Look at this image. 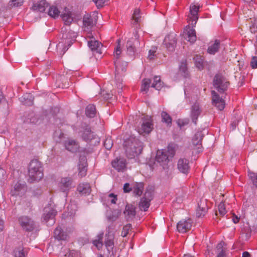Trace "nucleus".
<instances>
[{
  "label": "nucleus",
  "mask_w": 257,
  "mask_h": 257,
  "mask_svg": "<svg viewBox=\"0 0 257 257\" xmlns=\"http://www.w3.org/2000/svg\"><path fill=\"white\" fill-rule=\"evenodd\" d=\"M120 40L118 39L117 40V45L115 48L114 50V57L116 60L114 61V64L115 68V80L116 81V85L119 88L118 93L121 92L122 88V80L120 79V74L122 73L125 72L126 70L127 63L125 61H120L118 60L119 57L121 54Z\"/></svg>",
  "instance_id": "1"
},
{
  "label": "nucleus",
  "mask_w": 257,
  "mask_h": 257,
  "mask_svg": "<svg viewBox=\"0 0 257 257\" xmlns=\"http://www.w3.org/2000/svg\"><path fill=\"white\" fill-rule=\"evenodd\" d=\"M126 156L132 159L141 154L143 149V143L135 138H130L124 143Z\"/></svg>",
  "instance_id": "2"
},
{
  "label": "nucleus",
  "mask_w": 257,
  "mask_h": 257,
  "mask_svg": "<svg viewBox=\"0 0 257 257\" xmlns=\"http://www.w3.org/2000/svg\"><path fill=\"white\" fill-rule=\"evenodd\" d=\"M28 175L30 183L39 181L43 177L42 164L38 160L33 159L31 161L28 167Z\"/></svg>",
  "instance_id": "3"
},
{
  "label": "nucleus",
  "mask_w": 257,
  "mask_h": 257,
  "mask_svg": "<svg viewBox=\"0 0 257 257\" xmlns=\"http://www.w3.org/2000/svg\"><path fill=\"white\" fill-rule=\"evenodd\" d=\"M80 133L81 134V138L84 141L93 144V141H94V145L99 143L100 138L91 130L89 124L86 123L82 124Z\"/></svg>",
  "instance_id": "4"
},
{
  "label": "nucleus",
  "mask_w": 257,
  "mask_h": 257,
  "mask_svg": "<svg viewBox=\"0 0 257 257\" xmlns=\"http://www.w3.org/2000/svg\"><path fill=\"white\" fill-rule=\"evenodd\" d=\"M212 83L214 87L220 93H224L227 90L230 84L229 82L220 73L215 75Z\"/></svg>",
  "instance_id": "5"
},
{
  "label": "nucleus",
  "mask_w": 257,
  "mask_h": 257,
  "mask_svg": "<svg viewBox=\"0 0 257 257\" xmlns=\"http://www.w3.org/2000/svg\"><path fill=\"white\" fill-rule=\"evenodd\" d=\"M175 151L173 148L168 147V150H158L156 156V160L161 165L168 164L175 155Z\"/></svg>",
  "instance_id": "6"
},
{
  "label": "nucleus",
  "mask_w": 257,
  "mask_h": 257,
  "mask_svg": "<svg viewBox=\"0 0 257 257\" xmlns=\"http://www.w3.org/2000/svg\"><path fill=\"white\" fill-rule=\"evenodd\" d=\"M27 189V186L25 182L20 180L18 181L12 185L10 194L12 196L22 197L25 194Z\"/></svg>",
  "instance_id": "7"
},
{
  "label": "nucleus",
  "mask_w": 257,
  "mask_h": 257,
  "mask_svg": "<svg viewBox=\"0 0 257 257\" xmlns=\"http://www.w3.org/2000/svg\"><path fill=\"white\" fill-rule=\"evenodd\" d=\"M140 44L138 38H132L130 39L126 42V47L127 48V55L131 58L134 59L137 54V47Z\"/></svg>",
  "instance_id": "8"
},
{
  "label": "nucleus",
  "mask_w": 257,
  "mask_h": 257,
  "mask_svg": "<svg viewBox=\"0 0 257 257\" xmlns=\"http://www.w3.org/2000/svg\"><path fill=\"white\" fill-rule=\"evenodd\" d=\"M70 231L64 226L58 225L54 231V237L58 240L67 241L69 238Z\"/></svg>",
  "instance_id": "9"
},
{
  "label": "nucleus",
  "mask_w": 257,
  "mask_h": 257,
  "mask_svg": "<svg viewBox=\"0 0 257 257\" xmlns=\"http://www.w3.org/2000/svg\"><path fill=\"white\" fill-rule=\"evenodd\" d=\"M204 137L202 131H197L192 138V144L194 146V150H196V154L202 152L203 148L202 145V141Z\"/></svg>",
  "instance_id": "10"
},
{
  "label": "nucleus",
  "mask_w": 257,
  "mask_h": 257,
  "mask_svg": "<svg viewBox=\"0 0 257 257\" xmlns=\"http://www.w3.org/2000/svg\"><path fill=\"white\" fill-rule=\"evenodd\" d=\"M18 221L23 229L26 231L31 232L35 229L34 221L28 216H21Z\"/></svg>",
  "instance_id": "11"
},
{
  "label": "nucleus",
  "mask_w": 257,
  "mask_h": 257,
  "mask_svg": "<svg viewBox=\"0 0 257 257\" xmlns=\"http://www.w3.org/2000/svg\"><path fill=\"white\" fill-rule=\"evenodd\" d=\"M176 36V34L174 33H170L165 37L164 40L163 44L170 52H173L175 50L177 44Z\"/></svg>",
  "instance_id": "12"
},
{
  "label": "nucleus",
  "mask_w": 257,
  "mask_h": 257,
  "mask_svg": "<svg viewBox=\"0 0 257 257\" xmlns=\"http://www.w3.org/2000/svg\"><path fill=\"white\" fill-rule=\"evenodd\" d=\"M76 38V35L75 33L71 30L63 33L62 38L64 43V48H66V50H67L74 42L75 41Z\"/></svg>",
  "instance_id": "13"
},
{
  "label": "nucleus",
  "mask_w": 257,
  "mask_h": 257,
  "mask_svg": "<svg viewBox=\"0 0 257 257\" xmlns=\"http://www.w3.org/2000/svg\"><path fill=\"white\" fill-rule=\"evenodd\" d=\"M73 179L71 177H63L61 179L59 183V188L61 192L65 193V196L67 197L68 193L72 187Z\"/></svg>",
  "instance_id": "14"
},
{
  "label": "nucleus",
  "mask_w": 257,
  "mask_h": 257,
  "mask_svg": "<svg viewBox=\"0 0 257 257\" xmlns=\"http://www.w3.org/2000/svg\"><path fill=\"white\" fill-rule=\"evenodd\" d=\"M88 164L85 155H80L79 159L78 169V175L81 177L86 176L87 171Z\"/></svg>",
  "instance_id": "15"
},
{
  "label": "nucleus",
  "mask_w": 257,
  "mask_h": 257,
  "mask_svg": "<svg viewBox=\"0 0 257 257\" xmlns=\"http://www.w3.org/2000/svg\"><path fill=\"white\" fill-rule=\"evenodd\" d=\"M57 213V211L54 209L45 208L43 214L42 222L47 223L50 220L51 221V224H53L55 223V216Z\"/></svg>",
  "instance_id": "16"
},
{
  "label": "nucleus",
  "mask_w": 257,
  "mask_h": 257,
  "mask_svg": "<svg viewBox=\"0 0 257 257\" xmlns=\"http://www.w3.org/2000/svg\"><path fill=\"white\" fill-rule=\"evenodd\" d=\"M177 168L182 173L187 175L190 170L189 160L186 158H180L177 163Z\"/></svg>",
  "instance_id": "17"
},
{
  "label": "nucleus",
  "mask_w": 257,
  "mask_h": 257,
  "mask_svg": "<svg viewBox=\"0 0 257 257\" xmlns=\"http://www.w3.org/2000/svg\"><path fill=\"white\" fill-rule=\"evenodd\" d=\"M154 124L151 116L148 115L143 118V122L141 125V129L143 133L149 134L153 129Z\"/></svg>",
  "instance_id": "18"
},
{
  "label": "nucleus",
  "mask_w": 257,
  "mask_h": 257,
  "mask_svg": "<svg viewBox=\"0 0 257 257\" xmlns=\"http://www.w3.org/2000/svg\"><path fill=\"white\" fill-rule=\"evenodd\" d=\"M136 207L132 204L127 203L125 206L123 214L127 221L133 220L136 215Z\"/></svg>",
  "instance_id": "19"
},
{
  "label": "nucleus",
  "mask_w": 257,
  "mask_h": 257,
  "mask_svg": "<svg viewBox=\"0 0 257 257\" xmlns=\"http://www.w3.org/2000/svg\"><path fill=\"white\" fill-rule=\"evenodd\" d=\"M202 110L197 103H195L191 108L190 117L192 122L195 124H197V122L199 116L201 114Z\"/></svg>",
  "instance_id": "20"
},
{
  "label": "nucleus",
  "mask_w": 257,
  "mask_h": 257,
  "mask_svg": "<svg viewBox=\"0 0 257 257\" xmlns=\"http://www.w3.org/2000/svg\"><path fill=\"white\" fill-rule=\"evenodd\" d=\"M192 222L190 219L181 220L177 224V230L181 233H185L191 229Z\"/></svg>",
  "instance_id": "21"
},
{
  "label": "nucleus",
  "mask_w": 257,
  "mask_h": 257,
  "mask_svg": "<svg viewBox=\"0 0 257 257\" xmlns=\"http://www.w3.org/2000/svg\"><path fill=\"white\" fill-rule=\"evenodd\" d=\"M65 149L68 151L75 153L79 151V143L74 140H68L64 142Z\"/></svg>",
  "instance_id": "22"
},
{
  "label": "nucleus",
  "mask_w": 257,
  "mask_h": 257,
  "mask_svg": "<svg viewBox=\"0 0 257 257\" xmlns=\"http://www.w3.org/2000/svg\"><path fill=\"white\" fill-rule=\"evenodd\" d=\"M111 165L118 172H123L126 168V162L124 158H116L111 162Z\"/></svg>",
  "instance_id": "23"
},
{
  "label": "nucleus",
  "mask_w": 257,
  "mask_h": 257,
  "mask_svg": "<svg viewBox=\"0 0 257 257\" xmlns=\"http://www.w3.org/2000/svg\"><path fill=\"white\" fill-rule=\"evenodd\" d=\"M188 27V29L185 30L186 32H185L186 35L185 38L190 43L193 44L197 39L196 31L193 28H191L190 26Z\"/></svg>",
  "instance_id": "24"
},
{
  "label": "nucleus",
  "mask_w": 257,
  "mask_h": 257,
  "mask_svg": "<svg viewBox=\"0 0 257 257\" xmlns=\"http://www.w3.org/2000/svg\"><path fill=\"white\" fill-rule=\"evenodd\" d=\"M145 184L143 182H135L133 184V191L135 196H141L143 193Z\"/></svg>",
  "instance_id": "25"
},
{
  "label": "nucleus",
  "mask_w": 257,
  "mask_h": 257,
  "mask_svg": "<svg viewBox=\"0 0 257 257\" xmlns=\"http://www.w3.org/2000/svg\"><path fill=\"white\" fill-rule=\"evenodd\" d=\"M114 238V234H105V238L104 241L105 245L109 253H110L111 251L114 247V242L113 240Z\"/></svg>",
  "instance_id": "26"
},
{
  "label": "nucleus",
  "mask_w": 257,
  "mask_h": 257,
  "mask_svg": "<svg viewBox=\"0 0 257 257\" xmlns=\"http://www.w3.org/2000/svg\"><path fill=\"white\" fill-rule=\"evenodd\" d=\"M97 110L96 106L94 104H89L87 105L85 110V114L89 118H92L96 116Z\"/></svg>",
  "instance_id": "27"
},
{
  "label": "nucleus",
  "mask_w": 257,
  "mask_h": 257,
  "mask_svg": "<svg viewBox=\"0 0 257 257\" xmlns=\"http://www.w3.org/2000/svg\"><path fill=\"white\" fill-rule=\"evenodd\" d=\"M101 45V43L98 41L90 40L88 41V46L91 50L99 54H101L100 47Z\"/></svg>",
  "instance_id": "28"
},
{
  "label": "nucleus",
  "mask_w": 257,
  "mask_h": 257,
  "mask_svg": "<svg viewBox=\"0 0 257 257\" xmlns=\"http://www.w3.org/2000/svg\"><path fill=\"white\" fill-rule=\"evenodd\" d=\"M49 7V3L46 0H41L37 3L34 4L33 8L34 10L40 12H44L46 9Z\"/></svg>",
  "instance_id": "29"
},
{
  "label": "nucleus",
  "mask_w": 257,
  "mask_h": 257,
  "mask_svg": "<svg viewBox=\"0 0 257 257\" xmlns=\"http://www.w3.org/2000/svg\"><path fill=\"white\" fill-rule=\"evenodd\" d=\"M77 191L81 195H88L91 191L90 186L88 183H81L77 187Z\"/></svg>",
  "instance_id": "30"
},
{
  "label": "nucleus",
  "mask_w": 257,
  "mask_h": 257,
  "mask_svg": "<svg viewBox=\"0 0 257 257\" xmlns=\"http://www.w3.org/2000/svg\"><path fill=\"white\" fill-rule=\"evenodd\" d=\"M21 101L25 105L32 106L34 103V97L31 93H26L20 98Z\"/></svg>",
  "instance_id": "31"
},
{
  "label": "nucleus",
  "mask_w": 257,
  "mask_h": 257,
  "mask_svg": "<svg viewBox=\"0 0 257 257\" xmlns=\"http://www.w3.org/2000/svg\"><path fill=\"white\" fill-rule=\"evenodd\" d=\"M220 46V41L216 39L213 44L210 45L207 49V52L209 54L214 55L218 52Z\"/></svg>",
  "instance_id": "32"
},
{
  "label": "nucleus",
  "mask_w": 257,
  "mask_h": 257,
  "mask_svg": "<svg viewBox=\"0 0 257 257\" xmlns=\"http://www.w3.org/2000/svg\"><path fill=\"white\" fill-rule=\"evenodd\" d=\"M164 86V82L161 80L160 76H155L153 78V83L151 87L157 90H160Z\"/></svg>",
  "instance_id": "33"
},
{
  "label": "nucleus",
  "mask_w": 257,
  "mask_h": 257,
  "mask_svg": "<svg viewBox=\"0 0 257 257\" xmlns=\"http://www.w3.org/2000/svg\"><path fill=\"white\" fill-rule=\"evenodd\" d=\"M41 120L38 117L37 115H36L33 111L30 112L27 116L26 121L27 122L33 124H39L40 123Z\"/></svg>",
  "instance_id": "34"
},
{
  "label": "nucleus",
  "mask_w": 257,
  "mask_h": 257,
  "mask_svg": "<svg viewBox=\"0 0 257 257\" xmlns=\"http://www.w3.org/2000/svg\"><path fill=\"white\" fill-rule=\"evenodd\" d=\"M151 205V201L141 197L139 203V207L141 210L147 211Z\"/></svg>",
  "instance_id": "35"
},
{
  "label": "nucleus",
  "mask_w": 257,
  "mask_h": 257,
  "mask_svg": "<svg viewBox=\"0 0 257 257\" xmlns=\"http://www.w3.org/2000/svg\"><path fill=\"white\" fill-rule=\"evenodd\" d=\"M193 61L195 66L199 70H202L204 68V61L202 56L196 55L193 57Z\"/></svg>",
  "instance_id": "36"
},
{
  "label": "nucleus",
  "mask_w": 257,
  "mask_h": 257,
  "mask_svg": "<svg viewBox=\"0 0 257 257\" xmlns=\"http://www.w3.org/2000/svg\"><path fill=\"white\" fill-rule=\"evenodd\" d=\"M162 121L165 122L167 126H171L172 122V117L166 111H163L161 114Z\"/></svg>",
  "instance_id": "37"
},
{
  "label": "nucleus",
  "mask_w": 257,
  "mask_h": 257,
  "mask_svg": "<svg viewBox=\"0 0 257 257\" xmlns=\"http://www.w3.org/2000/svg\"><path fill=\"white\" fill-rule=\"evenodd\" d=\"M103 232H100L96 236V238L92 241V243L98 249L101 248L103 246L102 239L103 237Z\"/></svg>",
  "instance_id": "38"
},
{
  "label": "nucleus",
  "mask_w": 257,
  "mask_h": 257,
  "mask_svg": "<svg viewBox=\"0 0 257 257\" xmlns=\"http://www.w3.org/2000/svg\"><path fill=\"white\" fill-rule=\"evenodd\" d=\"M48 14L50 17L56 19L59 17L60 11L56 6H49Z\"/></svg>",
  "instance_id": "39"
},
{
  "label": "nucleus",
  "mask_w": 257,
  "mask_h": 257,
  "mask_svg": "<svg viewBox=\"0 0 257 257\" xmlns=\"http://www.w3.org/2000/svg\"><path fill=\"white\" fill-rule=\"evenodd\" d=\"M179 71L181 74L185 78L189 77V72L188 71L186 62H182L179 66Z\"/></svg>",
  "instance_id": "40"
},
{
  "label": "nucleus",
  "mask_w": 257,
  "mask_h": 257,
  "mask_svg": "<svg viewBox=\"0 0 257 257\" xmlns=\"http://www.w3.org/2000/svg\"><path fill=\"white\" fill-rule=\"evenodd\" d=\"M151 82L152 81L150 79L144 78L142 80V84L141 88V91L143 92H144L145 93H147L149 87H150Z\"/></svg>",
  "instance_id": "41"
},
{
  "label": "nucleus",
  "mask_w": 257,
  "mask_h": 257,
  "mask_svg": "<svg viewBox=\"0 0 257 257\" xmlns=\"http://www.w3.org/2000/svg\"><path fill=\"white\" fill-rule=\"evenodd\" d=\"M211 93L212 95V103L213 105L218 104L219 102H221L222 101H224L214 90H212Z\"/></svg>",
  "instance_id": "42"
},
{
  "label": "nucleus",
  "mask_w": 257,
  "mask_h": 257,
  "mask_svg": "<svg viewBox=\"0 0 257 257\" xmlns=\"http://www.w3.org/2000/svg\"><path fill=\"white\" fill-rule=\"evenodd\" d=\"M211 93L212 95V103L213 105L218 104L219 102H221L222 101H224L214 90H212Z\"/></svg>",
  "instance_id": "43"
},
{
  "label": "nucleus",
  "mask_w": 257,
  "mask_h": 257,
  "mask_svg": "<svg viewBox=\"0 0 257 257\" xmlns=\"http://www.w3.org/2000/svg\"><path fill=\"white\" fill-rule=\"evenodd\" d=\"M61 17L65 25H69L73 21L71 13L62 14Z\"/></svg>",
  "instance_id": "44"
},
{
  "label": "nucleus",
  "mask_w": 257,
  "mask_h": 257,
  "mask_svg": "<svg viewBox=\"0 0 257 257\" xmlns=\"http://www.w3.org/2000/svg\"><path fill=\"white\" fill-rule=\"evenodd\" d=\"M142 197L151 201L154 198V190L151 188H147Z\"/></svg>",
  "instance_id": "45"
},
{
  "label": "nucleus",
  "mask_w": 257,
  "mask_h": 257,
  "mask_svg": "<svg viewBox=\"0 0 257 257\" xmlns=\"http://www.w3.org/2000/svg\"><path fill=\"white\" fill-rule=\"evenodd\" d=\"M199 8L200 6L199 5L197 6L191 4L190 6V13L191 15L193 17L197 16L198 15Z\"/></svg>",
  "instance_id": "46"
},
{
  "label": "nucleus",
  "mask_w": 257,
  "mask_h": 257,
  "mask_svg": "<svg viewBox=\"0 0 257 257\" xmlns=\"http://www.w3.org/2000/svg\"><path fill=\"white\" fill-rule=\"evenodd\" d=\"M83 25L85 26L89 27L92 26L93 24V20L91 16L85 15L83 19Z\"/></svg>",
  "instance_id": "47"
},
{
  "label": "nucleus",
  "mask_w": 257,
  "mask_h": 257,
  "mask_svg": "<svg viewBox=\"0 0 257 257\" xmlns=\"http://www.w3.org/2000/svg\"><path fill=\"white\" fill-rule=\"evenodd\" d=\"M132 228V225L130 223H128L123 227L121 232V235L122 237H125L128 234L129 230Z\"/></svg>",
  "instance_id": "48"
},
{
  "label": "nucleus",
  "mask_w": 257,
  "mask_h": 257,
  "mask_svg": "<svg viewBox=\"0 0 257 257\" xmlns=\"http://www.w3.org/2000/svg\"><path fill=\"white\" fill-rule=\"evenodd\" d=\"M249 30L251 33L257 34V19H255L253 21H251L249 26Z\"/></svg>",
  "instance_id": "49"
},
{
  "label": "nucleus",
  "mask_w": 257,
  "mask_h": 257,
  "mask_svg": "<svg viewBox=\"0 0 257 257\" xmlns=\"http://www.w3.org/2000/svg\"><path fill=\"white\" fill-rule=\"evenodd\" d=\"M248 176L252 184L257 187V174L249 171Z\"/></svg>",
  "instance_id": "50"
},
{
  "label": "nucleus",
  "mask_w": 257,
  "mask_h": 257,
  "mask_svg": "<svg viewBox=\"0 0 257 257\" xmlns=\"http://www.w3.org/2000/svg\"><path fill=\"white\" fill-rule=\"evenodd\" d=\"M14 253L15 257H26L24 249L21 247L17 248L15 250Z\"/></svg>",
  "instance_id": "51"
},
{
  "label": "nucleus",
  "mask_w": 257,
  "mask_h": 257,
  "mask_svg": "<svg viewBox=\"0 0 257 257\" xmlns=\"http://www.w3.org/2000/svg\"><path fill=\"white\" fill-rule=\"evenodd\" d=\"M218 209L219 213L221 216H224L226 214V210L225 209V204L223 202H221L219 204Z\"/></svg>",
  "instance_id": "52"
},
{
  "label": "nucleus",
  "mask_w": 257,
  "mask_h": 257,
  "mask_svg": "<svg viewBox=\"0 0 257 257\" xmlns=\"http://www.w3.org/2000/svg\"><path fill=\"white\" fill-rule=\"evenodd\" d=\"M208 209H205L204 210L203 208H198L196 210V216L198 218L203 217L205 214L207 213Z\"/></svg>",
  "instance_id": "53"
},
{
  "label": "nucleus",
  "mask_w": 257,
  "mask_h": 257,
  "mask_svg": "<svg viewBox=\"0 0 257 257\" xmlns=\"http://www.w3.org/2000/svg\"><path fill=\"white\" fill-rule=\"evenodd\" d=\"M115 225L113 223V222H111L110 224H109L106 229V233L105 234H114V232H113V230L115 229Z\"/></svg>",
  "instance_id": "54"
},
{
  "label": "nucleus",
  "mask_w": 257,
  "mask_h": 257,
  "mask_svg": "<svg viewBox=\"0 0 257 257\" xmlns=\"http://www.w3.org/2000/svg\"><path fill=\"white\" fill-rule=\"evenodd\" d=\"M198 208H203L204 210L205 209H208V206L207 204L206 199H201L198 203Z\"/></svg>",
  "instance_id": "55"
},
{
  "label": "nucleus",
  "mask_w": 257,
  "mask_h": 257,
  "mask_svg": "<svg viewBox=\"0 0 257 257\" xmlns=\"http://www.w3.org/2000/svg\"><path fill=\"white\" fill-rule=\"evenodd\" d=\"M10 3L12 7H18L23 4L24 0H11Z\"/></svg>",
  "instance_id": "56"
},
{
  "label": "nucleus",
  "mask_w": 257,
  "mask_h": 257,
  "mask_svg": "<svg viewBox=\"0 0 257 257\" xmlns=\"http://www.w3.org/2000/svg\"><path fill=\"white\" fill-rule=\"evenodd\" d=\"M103 145L106 149L109 150L113 146L112 141L110 139H106L103 143Z\"/></svg>",
  "instance_id": "57"
},
{
  "label": "nucleus",
  "mask_w": 257,
  "mask_h": 257,
  "mask_svg": "<svg viewBox=\"0 0 257 257\" xmlns=\"http://www.w3.org/2000/svg\"><path fill=\"white\" fill-rule=\"evenodd\" d=\"M250 65L252 69L257 68V56H252L250 62Z\"/></svg>",
  "instance_id": "58"
},
{
  "label": "nucleus",
  "mask_w": 257,
  "mask_h": 257,
  "mask_svg": "<svg viewBox=\"0 0 257 257\" xmlns=\"http://www.w3.org/2000/svg\"><path fill=\"white\" fill-rule=\"evenodd\" d=\"M140 11L139 9H135L134 12L133 18L136 22H138L140 20Z\"/></svg>",
  "instance_id": "59"
},
{
  "label": "nucleus",
  "mask_w": 257,
  "mask_h": 257,
  "mask_svg": "<svg viewBox=\"0 0 257 257\" xmlns=\"http://www.w3.org/2000/svg\"><path fill=\"white\" fill-rule=\"evenodd\" d=\"M123 190L124 193H129L133 190V187H131L128 183H125L123 185Z\"/></svg>",
  "instance_id": "60"
},
{
  "label": "nucleus",
  "mask_w": 257,
  "mask_h": 257,
  "mask_svg": "<svg viewBox=\"0 0 257 257\" xmlns=\"http://www.w3.org/2000/svg\"><path fill=\"white\" fill-rule=\"evenodd\" d=\"M98 9L102 8L104 6L105 0H93Z\"/></svg>",
  "instance_id": "61"
},
{
  "label": "nucleus",
  "mask_w": 257,
  "mask_h": 257,
  "mask_svg": "<svg viewBox=\"0 0 257 257\" xmlns=\"http://www.w3.org/2000/svg\"><path fill=\"white\" fill-rule=\"evenodd\" d=\"M156 49L157 48L155 47L149 50L148 56V58H149V59L152 60L154 58V57L155 55V53L156 52Z\"/></svg>",
  "instance_id": "62"
},
{
  "label": "nucleus",
  "mask_w": 257,
  "mask_h": 257,
  "mask_svg": "<svg viewBox=\"0 0 257 257\" xmlns=\"http://www.w3.org/2000/svg\"><path fill=\"white\" fill-rule=\"evenodd\" d=\"M225 244V242L223 241H220L219 243L217 244L216 246V249L218 250V252H220V251L225 252V249L223 248V245Z\"/></svg>",
  "instance_id": "63"
},
{
  "label": "nucleus",
  "mask_w": 257,
  "mask_h": 257,
  "mask_svg": "<svg viewBox=\"0 0 257 257\" xmlns=\"http://www.w3.org/2000/svg\"><path fill=\"white\" fill-rule=\"evenodd\" d=\"M188 124V120H187L179 119L177 121V124L180 127H182L186 125H187Z\"/></svg>",
  "instance_id": "64"
}]
</instances>
